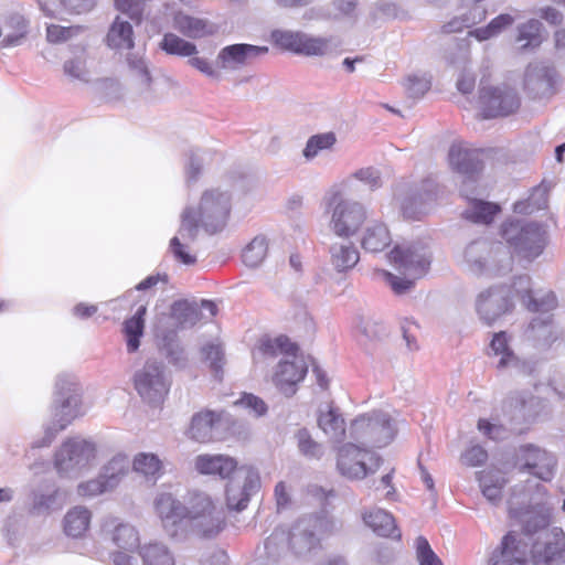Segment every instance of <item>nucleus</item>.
Returning <instances> with one entry per match:
<instances>
[{"label": "nucleus", "mask_w": 565, "mask_h": 565, "mask_svg": "<svg viewBox=\"0 0 565 565\" xmlns=\"http://www.w3.org/2000/svg\"><path fill=\"white\" fill-rule=\"evenodd\" d=\"M174 26L183 35L193 39L202 38L210 32L206 21L182 13L175 15Z\"/></svg>", "instance_id": "obj_51"}, {"label": "nucleus", "mask_w": 565, "mask_h": 565, "mask_svg": "<svg viewBox=\"0 0 565 565\" xmlns=\"http://www.w3.org/2000/svg\"><path fill=\"white\" fill-rule=\"evenodd\" d=\"M396 428L387 413L373 411L361 415L351 424V436L363 445L384 447L395 437Z\"/></svg>", "instance_id": "obj_7"}, {"label": "nucleus", "mask_w": 565, "mask_h": 565, "mask_svg": "<svg viewBox=\"0 0 565 565\" xmlns=\"http://www.w3.org/2000/svg\"><path fill=\"white\" fill-rule=\"evenodd\" d=\"M392 242L388 228L382 222L373 221L365 227L361 245L366 252L379 253Z\"/></svg>", "instance_id": "obj_32"}, {"label": "nucleus", "mask_w": 565, "mask_h": 565, "mask_svg": "<svg viewBox=\"0 0 565 565\" xmlns=\"http://www.w3.org/2000/svg\"><path fill=\"white\" fill-rule=\"evenodd\" d=\"M431 86V77L428 75H409L406 78L405 88L411 98H422Z\"/></svg>", "instance_id": "obj_60"}, {"label": "nucleus", "mask_w": 565, "mask_h": 565, "mask_svg": "<svg viewBox=\"0 0 565 565\" xmlns=\"http://www.w3.org/2000/svg\"><path fill=\"white\" fill-rule=\"evenodd\" d=\"M82 26H62L51 24L46 29V39L51 43H61L67 41L82 31Z\"/></svg>", "instance_id": "obj_64"}, {"label": "nucleus", "mask_w": 565, "mask_h": 565, "mask_svg": "<svg viewBox=\"0 0 565 565\" xmlns=\"http://www.w3.org/2000/svg\"><path fill=\"white\" fill-rule=\"evenodd\" d=\"M551 310L539 311L540 315L532 319L526 330L529 339L548 343L553 340Z\"/></svg>", "instance_id": "obj_48"}, {"label": "nucleus", "mask_w": 565, "mask_h": 565, "mask_svg": "<svg viewBox=\"0 0 565 565\" xmlns=\"http://www.w3.org/2000/svg\"><path fill=\"white\" fill-rule=\"evenodd\" d=\"M358 329L366 339L376 341L386 337V328L384 323L374 317H361Z\"/></svg>", "instance_id": "obj_58"}, {"label": "nucleus", "mask_w": 565, "mask_h": 565, "mask_svg": "<svg viewBox=\"0 0 565 565\" xmlns=\"http://www.w3.org/2000/svg\"><path fill=\"white\" fill-rule=\"evenodd\" d=\"M381 465V458L366 448L348 443L339 448L337 468L349 479H362L374 473Z\"/></svg>", "instance_id": "obj_11"}, {"label": "nucleus", "mask_w": 565, "mask_h": 565, "mask_svg": "<svg viewBox=\"0 0 565 565\" xmlns=\"http://www.w3.org/2000/svg\"><path fill=\"white\" fill-rule=\"evenodd\" d=\"M171 375L164 364L157 360H147L134 375L137 393L148 404L159 405L168 395L171 387Z\"/></svg>", "instance_id": "obj_8"}, {"label": "nucleus", "mask_w": 565, "mask_h": 565, "mask_svg": "<svg viewBox=\"0 0 565 565\" xmlns=\"http://www.w3.org/2000/svg\"><path fill=\"white\" fill-rule=\"evenodd\" d=\"M139 555L143 565H174V557L163 543L145 544L139 547Z\"/></svg>", "instance_id": "obj_44"}, {"label": "nucleus", "mask_w": 565, "mask_h": 565, "mask_svg": "<svg viewBox=\"0 0 565 565\" xmlns=\"http://www.w3.org/2000/svg\"><path fill=\"white\" fill-rule=\"evenodd\" d=\"M134 470L154 483L162 475V462L154 454L141 452L134 459Z\"/></svg>", "instance_id": "obj_49"}, {"label": "nucleus", "mask_w": 565, "mask_h": 565, "mask_svg": "<svg viewBox=\"0 0 565 565\" xmlns=\"http://www.w3.org/2000/svg\"><path fill=\"white\" fill-rule=\"evenodd\" d=\"M298 448L300 452L307 457L320 458L322 455V446L311 438L310 433L306 429H299L296 434Z\"/></svg>", "instance_id": "obj_62"}, {"label": "nucleus", "mask_w": 565, "mask_h": 565, "mask_svg": "<svg viewBox=\"0 0 565 565\" xmlns=\"http://www.w3.org/2000/svg\"><path fill=\"white\" fill-rule=\"evenodd\" d=\"M531 559L533 565H561L565 563V533L554 527L543 533V541L532 545Z\"/></svg>", "instance_id": "obj_16"}, {"label": "nucleus", "mask_w": 565, "mask_h": 565, "mask_svg": "<svg viewBox=\"0 0 565 565\" xmlns=\"http://www.w3.org/2000/svg\"><path fill=\"white\" fill-rule=\"evenodd\" d=\"M146 313L147 306L141 305L138 307L134 316L124 322L122 332L126 337L127 350L129 353L136 352L140 347V338L143 335L145 330Z\"/></svg>", "instance_id": "obj_33"}, {"label": "nucleus", "mask_w": 565, "mask_h": 565, "mask_svg": "<svg viewBox=\"0 0 565 565\" xmlns=\"http://www.w3.org/2000/svg\"><path fill=\"white\" fill-rule=\"evenodd\" d=\"M479 104L483 118L509 116L521 105L518 92L508 86H482L479 89Z\"/></svg>", "instance_id": "obj_12"}, {"label": "nucleus", "mask_w": 565, "mask_h": 565, "mask_svg": "<svg viewBox=\"0 0 565 565\" xmlns=\"http://www.w3.org/2000/svg\"><path fill=\"white\" fill-rule=\"evenodd\" d=\"M501 235L515 253L533 259L544 249L545 231L535 222L510 221L501 226Z\"/></svg>", "instance_id": "obj_6"}, {"label": "nucleus", "mask_w": 565, "mask_h": 565, "mask_svg": "<svg viewBox=\"0 0 565 565\" xmlns=\"http://www.w3.org/2000/svg\"><path fill=\"white\" fill-rule=\"evenodd\" d=\"M331 204L330 231L338 238L355 236L367 220L366 207L360 202L342 198L340 193L333 195Z\"/></svg>", "instance_id": "obj_10"}, {"label": "nucleus", "mask_w": 565, "mask_h": 565, "mask_svg": "<svg viewBox=\"0 0 565 565\" xmlns=\"http://www.w3.org/2000/svg\"><path fill=\"white\" fill-rule=\"evenodd\" d=\"M297 351L298 347L286 335H279L275 339H262L258 345V353L268 358H276L280 354L284 355L282 358H289Z\"/></svg>", "instance_id": "obj_45"}, {"label": "nucleus", "mask_w": 565, "mask_h": 565, "mask_svg": "<svg viewBox=\"0 0 565 565\" xmlns=\"http://www.w3.org/2000/svg\"><path fill=\"white\" fill-rule=\"evenodd\" d=\"M215 154V152L207 149H195L189 152L188 162L184 167L185 182L189 186L199 180L203 167L209 164Z\"/></svg>", "instance_id": "obj_42"}, {"label": "nucleus", "mask_w": 565, "mask_h": 565, "mask_svg": "<svg viewBox=\"0 0 565 565\" xmlns=\"http://www.w3.org/2000/svg\"><path fill=\"white\" fill-rule=\"evenodd\" d=\"M514 22V18L508 13H502L492 19L487 26L475 29L469 34L479 41L488 40L501 33L505 28Z\"/></svg>", "instance_id": "obj_54"}, {"label": "nucleus", "mask_w": 565, "mask_h": 565, "mask_svg": "<svg viewBox=\"0 0 565 565\" xmlns=\"http://www.w3.org/2000/svg\"><path fill=\"white\" fill-rule=\"evenodd\" d=\"M195 468L202 475L218 476L222 479L236 473L237 461L225 455H200L195 458Z\"/></svg>", "instance_id": "obj_28"}, {"label": "nucleus", "mask_w": 565, "mask_h": 565, "mask_svg": "<svg viewBox=\"0 0 565 565\" xmlns=\"http://www.w3.org/2000/svg\"><path fill=\"white\" fill-rule=\"evenodd\" d=\"M491 254V245L487 241H475L465 250V260L475 274H482Z\"/></svg>", "instance_id": "obj_37"}, {"label": "nucleus", "mask_w": 565, "mask_h": 565, "mask_svg": "<svg viewBox=\"0 0 565 565\" xmlns=\"http://www.w3.org/2000/svg\"><path fill=\"white\" fill-rule=\"evenodd\" d=\"M390 258L404 277L386 270H382L381 275L396 295H404L412 290L415 280L425 276L431 264V253L423 242L396 245Z\"/></svg>", "instance_id": "obj_4"}, {"label": "nucleus", "mask_w": 565, "mask_h": 565, "mask_svg": "<svg viewBox=\"0 0 565 565\" xmlns=\"http://www.w3.org/2000/svg\"><path fill=\"white\" fill-rule=\"evenodd\" d=\"M515 459L516 463L521 465L522 471L526 470L543 481L551 480L554 475L555 458L535 445L520 446L515 452Z\"/></svg>", "instance_id": "obj_17"}, {"label": "nucleus", "mask_w": 565, "mask_h": 565, "mask_svg": "<svg viewBox=\"0 0 565 565\" xmlns=\"http://www.w3.org/2000/svg\"><path fill=\"white\" fill-rule=\"evenodd\" d=\"M66 501V492L54 483L44 484L33 492L31 511L38 515L58 510Z\"/></svg>", "instance_id": "obj_26"}, {"label": "nucleus", "mask_w": 565, "mask_h": 565, "mask_svg": "<svg viewBox=\"0 0 565 565\" xmlns=\"http://www.w3.org/2000/svg\"><path fill=\"white\" fill-rule=\"evenodd\" d=\"M160 351L173 366L179 369L186 366V354L174 331L168 332L162 337L160 341Z\"/></svg>", "instance_id": "obj_43"}, {"label": "nucleus", "mask_w": 565, "mask_h": 565, "mask_svg": "<svg viewBox=\"0 0 565 565\" xmlns=\"http://www.w3.org/2000/svg\"><path fill=\"white\" fill-rule=\"evenodd\" d=\"M202 359L209 363V367L214 376L221 381L223 379V366L225 364L224 349L218 343H206L201 349Z\"/></svg>", "instance_id": "obj_53"}, {"label": "nucleus", "mask_w": 565, "mask_h": 565, "mask_svg": "<svg viewBox=\"0 0 565 565\" xmlns=\"http://www.w3.org/2000/svg\"><path fill=\"white\" fill-rule=\"evenodd\" d=\"M154 510L167 535L183 542L190 534L201 539L215 537L225 526V514L206 492L188 491L182 500L162 492L154 499Z\"/></svg>", "instance_id": "obj_1"}, {"label": "nucleus", "mask_w": 565, "mask_h": 565, "mask_svg": "<svg viewBox=\"0 0 565 565\" xmlns=\"http://www.w3.org/2000/svg\"><path fill=\"white\" fill-rule=\"evenodd\" d=\"M448 160L452 170L469 178L482 169L479 151L470 149L461 142H454L450 146Z\"/></svg>", "instance_id": "obj_24"}, {"label": "nucleus", "mask_w": 565, "mask_h": 565, "mask_svg": "<svg viewBox=\"0 0 565 565\" xmlns=\"http://www.w3.org/2000/svg\"><path fill=\"white\" fill-rule=\"evenodd\" d=\"M95 456L94 445L81 438H72L63 443L55 454L54 465L58 473L77 475L87 467Z\"/></svg>", "instance_id": "obj_13"}, {"label": "nucleus", "mask_w": 565, "mask_h": 565, "mask_svg": "<svg viewBox=\"0 0 565 565\" xmlns=\"http://www.w3.org/2000/svg\"><path fill=\"white\" fill-rule=\"evenodd\" d=\"M307 371L306 362L295 352L279 361L273 382L282 394L291 396L296 393V385L305 379Z\"/></svg>", "instance_id": "obj_20"}, {"label": "nucleus", "mask_w": 565, "mask_h": 565, "mask_svg": "<svg viewBox=\"0 0 565 565\" xmlns=\"http://www.w3.org/2000/svg\"><path fill=\"white\" fill-rule=\"evenodd\" d=\"M337 142L335 134L332 131L311 136L302 151L307 160H311L322 150L331 149Z\"/></svg>", "instance_id": "obj_55"}, {"label": "nucleus", "mask_w": 565, "mask_h": 565, "mask_svg": "<svg viewBox=\"0 0 565 565\" xmlns=\"http://www.w3.org/2000/svg\"><path fill=\"white\" fill-rule=\"evenodd\" d=\"M557 72L545 62L530 63L524 73V89L533 98L548 97L554 94Z\"/></svg>", "instance_id": "obj_19"}, {"label": "nucleus", "mask_w": 565, "mask_h": 565, "mask_svg": "<svg viewBox=\"0 0 565 565\" xmlns=\"http://www.w3.org/2000/svg\"><path fill=\"white\" fill-rule=\"evenodd\" d=\"M107 43L116 50H131L134 47L132 26L127 21L117 18L107 34Z\"/></svg>", "instance_id": "obj_41"}, {"label": "nucleus", "mask_w": 565, "mask_h": 565, "mask_svg": "<svg viewBox=\"0 0 565 565\" xmlns=\"http://www.w3.org/2000/svg\"><path fill=\"white\" fill-rule=\"evenodd\" d=\"M543 24L536 20L531 19L525 23L518 26V35L515 42L519 44L520 51L539 47L543 41L542 35Z\"/></svg>", "instance_id": "obj_38"}, {"label": "nucleus", "mask_w": 565, "mask_h": 565, "mask_svg": "<svg viewBox=\"0 0 565 565\" xmlns=\"http://www.w3.org/2000/svg\"><path fill=\"white\" fill-rule=\"evenodd\" d=\"M83 387L76 376L62 373L56 376L52 402V422L35 447H46L75 418L83 416Z\"/></svg>", "instance_id": "obj_3"}, {"label": "nucleus", "mask_w": 565, "mask_h": 565, "mask_svg": "<svg viewBox=\"0 0 565 565\" xmlns=\"http://www.w3.org/2000/svg\"><path fill=\"white\" fill-rule=\"evenodd\" d=\"M363 521L379 536L401 539V532L395 524V519L383 509L375 508L363 513Z\"/></svg>", "instance_id": "obj_30"}, {"label": "nucleus", "mask_w": 565, "mask_h": 565, "mask_svg": "<svg viewBox=\"0 0 565 565\" xmlns=\"http://www.w3.org/2000/svg\"><path fill=\"white\" fill-rule=\"evenodd\" d=\"M221 416L212 411H204L193 415L189 428V437L199 443H209L215 439L214 430Z\"/></svg>", "instance_id": "obj_29"}, {"label": "nucleus", "mask_w": 565, "mask_h": 565, "mask_svg": "<svg viewBox=\"0 0 565 565\" xmlns=\"http://www.w3.org/2000/svg\"><path fill=\"white\" fill-rule=\"evenodd\" d=\"M129 471V461L125 456H115L99 473L108 489L114 490Z\"/></svg>", "instance_id": "obj_46"}, {"label": "nucleus", "mask_w": 565, "mask_h": 565, "mask_svg": "<svg viewBox=\"0 0 565 565\" xmlns=\"http://www.w3.org/2000/svg\"><path fill=\"white\" fill-rule=\"evenodd\" d=\"M318 426L334 443H342L345 437V423L337 409L329 407L326 412L320 411Z\"/></svg>", "instance_id": "obj_34"}, {"label": "nucleus", "mask_w": 565, "mask_h": 565, "mask_svg": "<svg viewBox=\"0 0 565 565\" xmlns=\"http://www.w3.org/2000/svg\"><path fill=\"white\" fill-rule=\"evenodd\" d=\"M159 46L167 54L182 57L193 56L198 53L196 46L193 43L185 41L184 39L173 33L164 34Z\"/></svg>", "instance_id": "obj_52"}, {"label": "nucleus", "mask_w": 565, "mask_h": 565, "mask_svg": "<svg viewBox=\"0 0 565 565\" xmlns=\"http://www.w3.org/2000/svg\"><path fill=\"white\" fill-rule=\"evenodd\" d=\"M113 526V542L120 548L132 550L139 544L136 529L128 523H117L116 519L106 522L105 527Z\"/></svg>", "instance_id": "obj_47"}, {"label": "nucleus", "mask_w": 565, "mask_h": 565, "mask_svg": "<svg viewBox=\"0 0 565 565\" xmlns=\"http://www.w3.org/2000/svg\"><path fill=\"white\" fill-rule=\"evenodd\" d=\"M288 537L284 530L276 529L265 541L262 565H276L286 554Z\"/></svg>", "instance_id": "obj_40"}, {"label": "nucleus", "mask_w": 565, "mask_h": 565, "mask_svg": "<svg viewBox=\"0 0 565 565\" xmlns=\"http://www.w3.org/2000/svg\"><path fill=\"white\" fill-rule=\"evenodd\" d=\"M90 511L85 507H74L64 516V532L67 536L81 537L89 527Z\"/></svg>", "instance_id": "obj_36"}, {"label": "nucleus", "mask_w": 565, "mask_h": 565, "mask_svg": "<svg viewBox=\"0 0 565 565\" xmlns=\"http://www.w3.org/2000/svg\"><path fill=\"white\" fill-rule=\"evenodd\" d=\"M9 23L12 28H14V32L8 33L1 44L3 46H15L20 45L22 40L28 34V23L26 20L20 14H13L9 19Z\"/></svg>", "instance_id": "obj_59"}, {"label": "nucleus", "mask_w": 565, "mask_h": 565, "mask_svg": "<svg viewBox=\"0 0 565 565\" xmlns=\"http://www.w3.org/2000/svg\"><path fill=\"white\" fill-rule=\"evenodd\" d=\"M527 547L529 543L519 533L511 531L492 552L489 565H526Z\"/></svg>", "instance_id": "obj_22"}, {"label": "nucleus", "mask_w": 565, "mask_h": 565, "mask_svg": "<svg viewBox=\"0 0 565 565\" xmlns=\"http://www.w3.org/2000/svg\"><path fill=\"white\" fill-rule=\"evenodd\" d=\"M509 513L511 518L519 521L526 536L546 532L550 524V508L544 502L523 509L514 507L513 500H510Z\"/></svg>", "instance_id": "obj_21"}, {"label": "nucleus", "mask_w": 565, "mask_h": 565, "mask_svg": "<svg viewBox=\"0 0 565 565\" xmlns=\"http://www.w3.org/2000/svg\"><path fill=\"white\" fill-rule=\"evenodd\" d=\"M476 308L480 319L491 324L512 310V291L505 286L491 287L479 294Z\"/></svg>", "instance_id": "obj_15"}, {"label": "nucleus", "mask_w": 565, "mask_h": 565, "mask_svg": "<svg viewBox=\"0 0 565 565\" xmlns=\"http://www.w3.org/2000/svg\"><path fill=\"white\" fill-rule=\"evenodd\" d=\"M126 60L129 70L140 77V81L145 86L149 87L152 78L143 55L140 52L128 53Z\"/></svg>", "instance_id": "obj_61"}, {"label": "nucleus", "mask_w": 565, "mask_h": 565, "mask_svg": "<svg viewBox=\"0 0 565 565\" xmlns=\"http://www.w3.org/2000/svg\"><path fill=\"white\" fill-rule=\"evenodd\" d=\"M543 408V399L529 392L512 393L503 405V412L512 425L533 422Z\"/></svg>", "instance_id": "obj_18"}, {"label": "nucleus", "mask_w": 565, "mask_h": 565, "mask_svg": "<svg viewBox=\"0 0 565 565\" xmlns=\"http://www.w3.org/2000/svg\"><path fill=\"white\" fill-rule=\"evenodd\" d=\"M435 195V182L433 180L423 181L420 189L402 201L403 214L409 218L417 217L418 214L423 213L422 206L426 202L433 201Z\"/></svg>", "instance_id": "obj_31"}, {"label": "nucleus", "mask_w": 565, "mask_h": 565, "mask_svg": "<svg viewBox=\"0 0 565 565\" xmlns=\"http://www.w3.org/2000/svg\"><path fill=\"white\" fill-rule=\"evenodd\" d=\"M499 212L500 206L495 203L470 199L462 215L473 223L490 224Z\"/></svg>", "instance_id": "obj_39"}, {"label": "nucleus", "mask_w": 565, "mask_h": 565, "mask_svg": "<svg viewBox=\"0 0 565 565\" xmlns=\"http://www.w3.org/2000/svg\"><path fill=\"white\" fill-rule=\"evenodd\" d=\"M268 53L267 46L252 44H232L222 49L217 55L220 66L225 70H237L250 64L258 56Z\"/></svg>", "instance_id": "obj_23"}, {"label": "nucleus", "mask_w": 565, "mask_h": 565, "mask_svg": "<svg viewBox=\"0 0 565 565\" xmlns=\"http://www.w3.org/2000/svg\"><path fill=\"white\" fill-rule=\"evenodd\" d=\"M332 530V521L324 515L301 516L287 535L290 550L297 556H308L321 548L322 537Z\"/></svg>", "instance_id": "obj_5"}, {"label": "nucleus", "mask_w": 565, "mask_h": 565, "mask_svg": "<svg viewBox=\"0 0 565 565\" xmlns=\"http://www.w3.org/2000/svg\"><path fill=\"white\" fill-rule=\"evenodd\" d=\"M330 264L338 273L353 269L360 260V252L350 238H339L329 246Z\"/></svg>", "instance_id": "obj_25"}, {"label": "nucleus", "mask_w": 565, "mask_h": 565, "mask_svg": "<svg viewBox=\"0 0 565 565\" xmlns=\"http://www.w3.org/2000/svg\"><path fill=\"white\" fill-rule=\"evenodd\" d=\"M232 195L220 188L205 190L200 199L198 209L186 206L181 214L180 236L190 242L198 237L199 227L214 234L226 225L231 212Z\"/></svg>", "instance_id": "obj_2"}, {"label": "nucleus", "mask_w": 565, "mask_h": 565, "mask_svg": "<svg viewBox=\"0 0 565 565\" xmlns=\"http://www.w3.org/2000/svg\"><path fill=\"white\" fill-rule=\"evenodd\" d=\"M171 319L177 329H188L201 319V312L195 302L178 300L171 306Z\"/></svg>", "instance_id": "obj_35"}, {"label": "nucleus", "mask_w": 565, "mask_h": 565, "mask_svg": "<svg viewBox=\"0 0 565 565\" xmlns=\"http://www.w3.org/2000/svg\"><path fill=\"white\" fill-rule=\"evenodd\" d=\"M260 488L259 473L253 467L239 468L226 487V504L230 510L243 511L253 494Z\"/></svg>", "instance_id": "obj_14"}, {"label": "nucleus", "mask_w": 565, "mask_h": 565, "mask_svg": "<svg viewBox=\"0 0 565 565\" xmlns=\"http://www.w3.org/2000/svg\"><path fill=\"white\" fill-rule=\"evenodd\" d=\"M267 252V238L264 235H257L243 249V263L252 268L258 267L266 258Z\"/></svg>", "instance_id": "obj_50"}, {"label": "nucleus", "mask_w": 565, "mask_h": 565, "mask_svg": "<svg viewBox=\"0 0 565 565\" xmlns=\"http://www.w3.org/2000/svg\"><path fill=\"white\" fill-rule=\"evenodd\" d=\"M491 350L495 355H501L497 367L504 369L516 362V358L508 345V339L505 332L501 331L497 333L491 341Z\"/></svg>", "instance_id": "obj_56"}, {"label": "nucleus", "mask_w": 565, "mask_h": 565, "mask_svg": "<svg viewBox=\"0 0 565 565\" xmlns=\"http://www.w3.org/2000/svg\"><path fill=\"white\" fill-rule=\"evenodd\" d=\"M270 40L275 46L306 56H323L334 49V38L312 36L302 31L276 29L270 33Z\"/></svg>", "instance_id": "obj_9"}, {"label": "nucleus", "mask_w": 565, "mask_h": 565, "mask_svg": "<svg viewBox=\"0 0 565 565\" xmlns=\"http://www.w3.org/2000/svg\"><path fill=\"white\" fill-rule=\"evenodd\" d=\"M358 0H333L331 8L323 12V17L329 20H341L344 18H356Z\"/></svg>", "instance_id": "obj_57"}, {"label": "nucleus", "mask_w": 565, "mask_h": 565, "mask_svg": "<svg viewBox=\"0 0 565 565\" xmlns=\"http://www.w3.org/2000/svg\"><path fill=\"white\" fill-rule=\"evenodd\" d=\"M416 556L419 565H444L424 536L416 539Z\"/></svg>", "instance_id": "obj_63"}, {"label": "nucleus", "mask_w": 565, "mask_h": 565, "mask_svg": "<svg viewBox=\"0 0 565 565\" xmlns=\"http://www.w3.org/2000/svg\"><path fill=\"white\" fill-rule=\"evenodd\" d=\"M513 289L520 296L521 301L531 311H546L556 307V297L547 292L542 298H536L531 290V278L527 275L518 276L513 282Z\"/></svg>", "instance_id": "obj_27"}]
</instances>
